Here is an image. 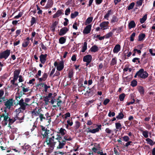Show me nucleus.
<instances>
[{"label":"nucleus","mask_w":155,"mask_h":155,"mask_svg":"<svg viewBox=\"0 0 155 155\" xmlns=\"http://www.w3.org/2000/svg\"><path fill=\"white\" fill-rule=\"evenodd\" d=\"M118 21V19L115 16H113L111 20V23H114Z\"/></svg>","instance_id":"41"},{"label":"nucleus","mask_w":155,"mask_h":155,"mask_svg":"<svg viewBox=\"0 0 155 155\" xmlns=\"http://www.w3.org/2000/svg\"><path fill=\"white\" fill-rule=\"evenodd\" d=\"M90 50L91 52H96L98 50V48L97 46L94 45L91 47L90 49Z\"/></svg>","instance_id":"23"},{"label":"nucleus","mask_w":155,"mask_h":155,"mask_svg":"<svg viewBox=\"0 0 155 155\" xmlns=\"http://www.w3.org/2000/svg\"><path fill=\"white\" fill-rule=\"evenodd\" d=\"M125 96V94H122L119 95V98L120 101H122L124 100Z\"/></svg>","instance_id":"35"},{"label":"nucleus","mask_w":155,"mask_h":155,"mask_svg":"<svg viewBox=\"0 0 155 155\" xmlns=\"http://www.w3.org/2000/svg\"><path fill=\"white\" fill-rule=\"evenodd\" d=\"M136 34L134 32L132 33L130 37V40L131 41H133L134 40V37L135 36Z\"/></svg>","instance_id":"50"},{"label":"nucleus","mask_w":155,"mask_h":155,"mask_svg":"<svg viewBox=\"0 0 155 155\" xmlns=\"http://www.w3.org/2000/svg\"><path fill=\"white\" fill-rule=\"evenodd\" d=\"M30 100V99L29 98H26L24 100L21 98L18 101V104L20 106L21 109H22L23 110H24L26 109V107L27 106H29L30 105L28 104Z\"/></svg>","instance_id":"3"},{"label":"nucleus","mask_w":155,"mask_h":155,"mask_svg":"<svg viewBox=\"0 0 155 155\" xmlns=\"http://www.w3.org/2000/svg\"><path fill=\"white\" fill-rule=\"evenodd\" d=\"M87 49V43L86 42L84 43L83 46L82 48V52H84Z\"/></svg>","instance_id":"29"},{"label":"nucleus","mask_w":155,"mask_h":155,"mask_svg":"<svg viewBox=\"0 0 155 155\" xmlns=\"http://www.w3.org/2000/svg\"><path fill=\"white\" fill-rule=\"evenodd\" d=\"M109 22L108 21H104L102 22L100 24V26L101 29L105 30L108 28V24Z\"/></svg>","instance_id":"11"},{"label":"nucleus","mask_w":155,"mask_h":155,"mask_svg":"<svg viewBox=\"0 0 155 155\" xmlns=\"http://www.w3.org/2000/svg\"><path fill=\"white\" fill-rule=\"evenodd\" d=\"M47 56V54H45L44 55L41 54L40 57V60L41 62L42 63L44 64L46 60V57Z\"/></svg>","instance_id":"16"},{"label":"nucleus","mask_w":155,"mask_h":155,"mask_svg":"<svg viewBox=\"0 0 155 155\" xmlns=\"http://www.w3.org/2000/svg\"><path fill=\"white\" fill-rule=\"evenodd\" d=\"M73 70H71L70 71L69 73V77L70 78H71L73 76Z\"/></svg>","instance_id":"49"},{"label":"nucleus","mask_w":155,"mask_h":155,"mask_svg":"<svg viewBox=\"0 0 155 155\" xmlns=\"http://www.w3.org/2000/svg\"><path fill=\"white\" fill-rule=\"evenodd\" d=\"M10 54V50H6V51L1 53L0 54V59L4 58L5 59H6L9 55Z\"/></svg>","instance_id":"7"},{"label":"nucleus","mask_w":155,"mask_h":155,"mask_svg":"<svg viewBox=\"0 0 155 155\" xmlns=\"http://www.w3.org/2000/svg\"><path fill=\"white\" fill-rule=\"evenodd\" d=\"M50 138L54 141L55 140H58V145L56 147L57 149L62 148L63 146L65 145V140L61 141L62 139V137L58 134V133L54 132L51 133Z\"/></svg>","instance_id":"1"},{"label":"nucleus","mask_w":155,"mask_h":155,"mask_svg":"<svg viewBox=\"0 0 155 155\" xmlns=\"http://www.w3.org/2000/svg\"><path fill=\"white\" fill-rule=\"evenodd\" d=\"M146 141L147 142V143L150 145H153L154 144L152 140L149 138H147L146 139Z\"/></svg>","instance_id":"31"},{"label":"nucleus","mask_w":155,"mask_h":155,"mask_svg":"<svg viewBox=\"0 0 155 155\" xmlns=\"http://www.w3.org/2000/svg\"><path fill=\"white\" fill-rule=\"evenodd\" d=\"M115 126L116 128L118 130L121 129L122 128L121 125L120 123H116Z\"/></svg>","instance_id":"39"},{"label":"nucleus","mask_w":155,"mask_h":155,"mask_svg":"<svg viewBox=\"0 0 155 155\" xmlns=\"http://www.w3.org/2000/svg\"><path fill=\"white\" fill-rule=\"evenodd\" d=\"M111 14V10H108L106 14L104 16V18L106 19L107 20H108V18L110 15Z\"/></svg>","instance_id":"25"},{"label":"nucleus","mask_w":155,"mask_h":155,"mask_svg":"<svg viewBox=\"0 0 155 155\" xmlns=\"http://www.w3.org/2000/svg\"><path fill=\"white\" fill-rule=\"evenodd\" d=\"M75 127L76 129H78L79 127L80 126V123L78 121H76L75 122Z\"/></svg>","instance_id":"44"},{"label":"nucleus","mask_w":155,"mask_h":155,"mask_svg":"<svg viewBox=\"0 0 155 155\" xmlns=\"http://www.w3.org/2000/svg\"><path fill=\"white\" fill-rule=\"evenodd\" d=\"M29 44V42L28 41H25L22 44V46L24 47H26Z\"/></svg>","instance_id":"60"},{"label":"nucleus","mask_w":155,"mask_h":155,"mask_svg":"<svg viewBox=\"0 0 155 155\" xmlns=\"http://www.w3.org/2000/svg\"><path fill=\"white\" fill-rule=\"evenodd\" d=\"M135 26V24L134 21H131L129 24V27L130 28H133Z\"/></svg>","instance_id":"26"},{"label":"nucleus","mask_w":155,"mask_h":155,"mask_svg":"<svg viewBox=\"0 0 155 155\" xmlns=\"http://www.w3.org/2000/svg\"><path fill=\"white\" fill-rule=\"evenodd\" d=\"M19 73L20 71L19 70H15L14 72V75L16 76H18L19 74Z\"/></svg>","instance_id":"52"},{"label":"nucleus","mask_w":155,"mask_h":155,"mask_svg":"<svg viewBox=\"0 0 155 155\" xmlns=\"http://www.w3.org/2000/svg\"><path fill=\"white\" fill-rule=\"evenodd\" d=\"M105 132L108 134H110L112 132V130L109 128H107L105 130Z\"/></svg>","instance_id":"57"},{"label":"nucleus","mask_w":155,"mask_h":155,"mask_svg":"<svg viewBox=\"0 0 155 155\" xmlns=\"http://www.w3.org/2000/svg\"><path fill=\"white\" fill-rule=\"evenodd\" d=\"M138 91L141 94H143L144 93V90L142 87H138Z\"/></svg>","instance_id":"34"},{"label":"nucleus","mask_w":155,"mask_h":155,"mask_svg":"<svg viewBox=\"0 0 155 155\" xmlns=\"http://www.w3.org/2000/svg\"><path fill=\"white\" fill-rule=\"evenodd\" d=\"M15 120V118L14 117V119H11L8 117V121H9V123L11 124H12L15 120Z\"/></svg>","instance_id":"48"},{"label":"nucleus","mask_w":155,"mask_h":155,"mask_svg":"<svg viewBox=\"0 0 155 155\" xmlns=\"http://www.w3.org/2000/svg\"><path fill=\"white\" fill-rule=\"evenodd\" d=\"M124 141L125 142H128L130 140L129 137L127 136H125L122 137Z\"/></svg>","instance_id":"42"},{"label":"nucleus","mask_w":155,"mask_h":155,"mask_svg":"<svg viewBox=\"0 0 155 155\" xmlns=\"http://www.w3.org/2000/svg\"><path fill=\"white\" fill-rule=\"evenodd\" d=\"M70 12V9L68 8L65 11V14L66 15H68Z\"/></svg>","instance_id":"56"},{"label":"nucleus","mask_w":155,"mask_h":155,"mask_svg":"<svg viewBox=\"0 0 155 155\" xmlns=\"http://www.w3.org/2000/svg\"><path fill=\"white\" fill-rule=\"evenodd\" d=\"M53 4L51 0H49L48 2V3L47 4L46 7L47 8H49L51 6H52Z\"/></svg>","instance_id":"36"},{"label":"nucleus","mask_w":155,"mask_h":155,"mask_svg":"<svg viewBox=\"0 0 155 155\" xmlns=\"http://www.w3.org/2000/svg\"><path fill=\"white\" fill-rule=\"evenodd\" d=\"M14 102V101L12 99H11L6 101L5 104V105L6 107V108L10 109L11 107L13 105Z\"/></svg>","instance_id":"9"},{"label":"nucleus","mask_w":155,"mask_h":155,"mask_svg":"<svg viewBox=\"0 0 155 155\" xmlns=\"http://www.w3.org/2000/svg\"><path fill=\"white\" fill-rule=\"evenodd\" d=\"M22 13L21 12H20L15 17V18H18L22 16Z\"/></svg>","instance_id":"59"},{"label":"nucleus","mask_w":155,"mask_h":155,"mask_svg":"<svg viewBox=\"0 0 155 155\" xmlns=\"http://www.w3.org/2000/svg\"><path fill=\"white\" fill-rule=\"evenodd\" d=\"M66 133V130L62 128H61L59 130V132H58L57 133L58 134V133H60L62 136L64 135Z\"/></svg>","instance_id":"21"},{"label":"nucleus","mask_w":155,"mask_h":155,"mask_svg":"<svg viewBox=\"0 0 155 155\" xmlns=\"http://www.w3.org/2000/svg\"><path fill=\"white\" fill-rule=\"evenodd\" d=\"M42 110L41 109H35L31 111L32 115L33 116H39L41 114Z\"/></svg>","instance_id":"10"},{"label":"nucleus","mask_w":155,"mask_h":155,"mask_svg":"<svg viewBox=\"0 0 155 155\" xmlns=\"http://www.w3.org/2000/svg\"><path fill=\"white\" fill-rule=\"evenodd\" d=\"M23 110L22 109H21V107L16 109L15 111L16 113V116L14 117L15 120H21L24 119V115L21 112Z\"/></svg>","instance_id":"4"},{"label":"nucleus","mask_w":155,"mask_h":155,"mask_svg":"<svg viewBox=\"0 0 155 155\" xmlns=\"http://www.w3.org/2000/svg\"><path fill=\"white\" fill-rule=\"evenodd\" d=\"M78 12H74L73 13H72L71 15V18H74L75 17L78 15Z\"/></svg>","instance_id":"37"},{"label":"nucleus","mask_w":155,"mask_h":155,"mask_svg":"<svg viewBox=\"0 0 155 155\" xmlns=\"http://www.w3.org/2000/svg\"><path fill=\"white\" fill-rule=\"evenodd\" d=\"M101 125H97V127L95 128L92 130H90L91 133L95 134L96 132H98L101 129Z\"/></svg>","instance_id":"19"},{"label":"nucleus","mask_w":155,"mask_h":155,"mask_svg":"<svg viewBox=\"0 0 155 155\" xmlns=\"http://www.w3.org/2000/svg\"><path fill=\"white\" fill-rule=\"evenodd\" d=\"M68 124L70 126H71L73 124V122L70 120H68L67 121Z\"/></svg>","instance_id":"61"},{"label":"nucleus","mask_w":155,"mask_h":155,"mask_svg":"<svg viewBox=\"0 0 155 155\" xmlns=\"http://www.w3.org/2000/svg\"><path fill=\"white\" fill-rule=\"evenodd\" d=\"M39 118H40V121L41 122L43 121L44 120L46 119V118L44 116V114H42L41 113L40 114L39 116Z\"/></svg>","instance_id":"33"},{"label":"nucleus","mask_w":155,"mask_h":155,"mask_svg":"<svg viewBox=\"0 0 155 155\" xmlns=\"http://www.w3.org/2000/svg\"><path fill=\"white\" fill-rule=\"evenodd\" d=\"M91 25H87L83 31V33L84 34H87L90 33L91 30Z\"/></svg>","instance_id":"14"},{"label":"nucleus","mask_w":155,"mask_h":155,"mask_svg":"<svg viewBox=\"0 0 155 155\" xmlns=\"http://www.w3.org/2000/svg\"><path fill=\"white\" fill-rule=\"evenodd\" d=\"M120 46L119 44L117 45L114 47L113 52L114 53H117L120 50Z\"/></svg>","instance_id":"18"},{"label":"nucleus","mask_w":155,"mask_h":155,"mask_svg":"<svg viewBox=\"0 0 155 155\" xmlns=\"http://www.w3.org/2000/svg\"><path fill=\"white\" fill-rule=\"evenodd\" d=\"M137 74H138V77L142 78H145L147 77L148 76V73L144 71L143 69H140L137 72Z\"/></svg>","instance_id":"6"},{"label":"nucleus","mask_w":155,"mask_h":155,"mask_svg":"<svg viewBox=\"0 0 155 155\" xmlns=\"http://www.w3.org/2000/svg\"><path fill=\"white\" fill-rule=\"evenodd\" d=\"M110 100L108 99H105L104 101V104L105 105L107 104L109 102Z\"/></svg>","instance_id":"62"},{"label":"nucleus","mask_w":155,"mask_h":155,"mask_svg":"<svg viewBox=\"0 0 155 155\" xmlns=\"http://www.w3.org/2000/svg\"><path fill=\"white\" fill-rule=\"evenodd\" d=\"M93 18L92 17H90L87 18L85 22V25H87L90 24L92 21Z\"/></svg>","instance_id":"28"},{"label":"nucleus","mask_w":155,"mask_h":155,"mask_svg":"<svg viewBox=\"0 0 155 155\" xmlns=\"http://www.w3.org/2000/svg\"><path fill=\"white\" fill-rule=\"evenodd\" d=\"M113 32H110L104 35L105 38H108L111 37L113 35Z\"/></svg>","instance_id":"32"},{"label":"nucleus","mask_w":155,"mask_h":155,"mask_svg":"<svg viewBox=\"0 0 155 155\" xmlns=\"http://www.w3.org/2000/svg\"><path fill=\"white\" fill-rule=\"evenodd\" d=\"M143 135L145 138L148 137V131H143Z\"/></svg>","instance_id":"45"},{"label":"nucleus","mask_w":155,"mask_h":155,"mask_svg":"<svg viewBox=\"0 0 155 155\" xmlns=\"http://www.w3.org/2000/svg\"><path fill=\"white\" fill-rule=\"evenodd\" d=\"M137 82L136 80H133L131 82V85L133 87H135L137 85Z\"/></svg>","instance_id":"51"},{"label":"nucleus","mask_w":155,"mask_h":155,"mask_svg":"<svg viewBox=\"0 0 155 155\" xmlns=\"http://www.w3.org/2000/svg\"><path fill=\"white\" fill-rule=\"evenodd\" d=\"M56 143V142L54 141L50 137L46 139L44 141V146L48 147L51 150L54 149Z\"/></svg>","instance_id":"2"},{"label":"nucleus","mask_w":155,"mask_h":155,"mask_svg":"<svg viewBox=\"0 0 155 155\" xmlns=\"http://www.w3.org/2000/svg\"><path fill=\"white\" fill-rule=\"evenodd\" d=\"M21 87L23 92H27L30 91V89L28 87H27L26 86H25L23 87Z\"/></svg>","instance_id":"24"},{"label":"nucleus","mask_w":155,"mask_h":155,"mask_svg":"<svg viewBox=\"0 0 155 155\" xmlns=\"http://www.w3.org/2000/svg\"><path fill=\"white\" fill-rule=\"evenodd\" d=\"M51 133L49 130L45 129V127H42L41 134V137L43 139L49 137L51 136Z\"/></svg>","instance_id":"5"},{"label":"nucleus","mask_w":155,"mask_h":155,"mask_svg":"<svg viewBox=\"0 0 155 155\" xmlns=\"http://www.w3.org/2000/svg\"><path fill=\"white\" fill-rule=\"evenodd\" d=\"M92 56L91 55L88 54L84 56L83 58V61L84 62H87L89 64L91 61Z\"/></svg>","instance_id":"13"},{"label":"nucleus","mask_w":155,"mask_h":155,"mask_svg":"<svg viewBox=\"0 0 155 155\" xmlns=\"http://www.w3.org/2000/svg\"><path fill=\"white\" fill-rule=\"evenodd\" d=\"M143 1V0H139L137 1V6H140L141 5Z\"/></svg>","instance_id":"58"},{"label":"nucleus","mask_w":155,"mask_h":155,"mask_svg":"<svg viewBox=\"0 0 155 155\" xmlns=\"http://www.w3.org/2000/svg\"><path fill=\"white\" fill-rule=\"evenodd\" d=\"M135 4L134 2L131 3L128 6V9L130 10L132 9L134 6Z\"/></svg>","instance_id":"43"},{"label":"nucleus","mask_w":155,"mask_h":155,"mask_svg":"<svg viewBox=\"0 0 155 155\" xmlns=\"http://www.w3.org/2000/svg\"><path fill=\"white\" fill-rule=\"evenodd\" d=\"M48 77V74L46 73H44L42 77L41 78H40L39 79V81H45L46 78H47V77Z\"/></svg>","instance_id":"22"},{"label":"nucleus","mask_w":155,"mask_h":155,"mask_svg":"<svg viewBox=\"0 0 155 155\" xmlns=\"http://www.w3.org/2000/svg\"><path fill=\"white\" fill-rule=\"evenodd\" d=\"M59 97H58V98L57 99L58 101H57V106L58 107L60 106L61 104L62 103V101H61L59 100Z\"/></svg>","instance_id":"46"},{"label":"nucleus","mask_w":155,"mask_h":155,"mask_svg":"<svg viewBox=\"0 0 155 155\" xmlns=\"http://www.w3.org/2000/svg\"><path fill=\"white\" fill-rule=\"evenodd\" d=\"M21 97V96L20 95H19V94H16L15 96L16 100L17 101H18L20 99Z\"/></svg>","instance_id":"63"},{"label":"nucleus","mask_w":155,"mask_h":155,"mask_svg":"<svg viewBox=\"0 0 155 155\" xmlns=\"http://www.w3.org/2000/svg\"><path fill=\"white\" fill-rule=\"evenodd\" d=\"M145 35L144 34H140L138 37V40L139 41H141L143 40L144 38L145 37Z\"/></svg>","instance_id":"27"},{"label":"nucleus","mask_w":155,"mask_h":155,"mask_svg":"<svg viewBox=\"0 0 155 155\" xmlns=\"http://www.w3.org/2000/svg\"><path fill=\"white\" fill-rule=\"evenodd\" d=\"M92 150L94 153H97L98 154H99V153H98L100 152L101 150V147L99 144L94 146V147L92 149Z\"/></svg>","instance_id":"12"},{"label":"nucleus","mask_w":155,"mask_h":155,"mask_svg":"<svg viewBox=\"0 0 155 155\" xmlns=\"http://www.w3.org/2000/svg\"><path fill=\"white\" fill-rule=\"evenodd\" d=\"M62 14H63L62 10H59L57 11V12L53 16V18H56L60 16Z\"/></svg>","instance_id":"17"},{"label":"nucleus","mask_w":155,"mask_h":155,"mask_svg":"<svg viewBox=\"0 0 155 155\" xmlns=\"http://www.w3.org/2000/svg\"><path fill=\"white\" fill-rule=\"evenodd\" d=\"M36 7L37 10L38 11V14H42V11L40 9V8L37 5H36Z\"/></svg>","instance_id":"53"},{"label":"nucleus","mask_w":155,"mask_h":155,"mask_svg":"<svg viewBox=\"0 0 155 155\" xmlns=\"http://www.w3.org/2000/svg\"><path fill=\"white\" fill-rule=\"evenodd\" d=\"M52 95L51 93H49L47 96L44 99V100L45 101V103L46 105H48V104L49 102V100H50V98Z\"/></svg>","instance_id":"20"},{"label":"nucleus","mask_w":155,"mask_h":155,"mask_svg":"<svg viewBox=\"0 0 155 155\" xmlns=\"http://www.w3.org/2000/svg\"><path fill=\"white\" fill-rule=\"evenodd\" d=\"M124 115L122 113H120L117 116L116 118L118 119H121L124 117Z\"/></svg>","instance_id":"40"},{"label":"nucleus","mask_w":155,"mask_h":155,"mask_svg":"<svg viewBox=\"0 0 155 155\" xmlns=\"http://www.w3.org/2000/svg\"><path fill=\"white\" fill-rule=\"evenodd\" d=\"M66 40L64 37L61 38L59 40V43L61 44H64L65 43Z\"/></svg>","instance_id":"38"},{"label":"nucleus","mask_w":155,"mask_h":155,"mask_svg":"<svg viewBox=\"0 0 155 155\" xmlns=\"http://www.w3.org/2000/svg\"><path fill=\"white\" fill-rule=\"evenodd\" d=\"M147 18V15H145L141 18L140 19V22L142 24L146 20Z\"/></svg>","instance_id":"30"},{"label":"nucleus","mask_w":155,"mask_h":155,"mask_svg":"<svg viewBox=\"0 0 155 155\" xmlns=\"http://www.w3.org/2000/svg\"><path fill=\"white\" fill-rule=\"evenodd\" d=\"M115 115V114L114 112H112V113L111 112H110L108 114V115L109 117H110L111 116H114Z\"/></svg>","instance_id":"64"},{"label":"nucleus","mask_w":155,"mask_h":155,"mask_svg":"<svg viewBox=\"0 0 155 155\" xmlns=\"http://www.w3.org/2000/svg\"><path fill=\"white\" fill-rule=\"evenodd\" d=\"M42 87H44L45 92H47V89L50 87V86H48L46 84H44L42 85Z\"/></svg>","instance_id":"47"},{"label":"nucleus","mask_w":155,"mask_h":155,"mask_svg":"<svg viewBox=\"0 0 155 155\" xmlns=\"http://www.w3.org/2000/svg\"><path fill=\"white\" fill-rule=\"evenodd\" d=\"M54 65L55 67H57V70L58 71H61L64 68V61H61L59 64L55 61L54 63Z\"/></svg>","instance_id":"8"},{"label":"nucleus","mask_w":155,"mask_h":155,"mask_svg":"<svg viewBox=\"0 0 155 155\" xmlns=\"http://www.w3.org/2000/svg\"><path fill=\"white\" fill-rule=\"evenodd\" d=\"M117 63V60L116 58H113L112 59L111 61V64L112 65H114L116 64Z\"/></svg>","instance_id":"54"},{"label":"nucleus","mask_w":155,"mask_h":155,"mask_svg":"<svg viewBox=\"0 0 155 155\" xmlns=\"http://www.w3.org/2000/svg\"><path fill=\"white\" fill-rule=\"evenodd\" d=\"M36 21V19L35 18L33 17L32 18L31 21V25H33L35 23Z\"/></svg>","instance_id":"55"},{"label":"nucleus","mask_w":155,"mask_h":155,"mask_svg":"<svg viewBox=\"0 0 155 155\" xmlns=\"http://www.w3.org/2000/svg\"><path fill=\"white\" fill-rule=\"evenodd\" d=\"M68 29L66 27L63 28L61 29L59 34L60 35H63L65 34L68 31Z\"/></svg>","instance_id":"15"}]
</instances>
